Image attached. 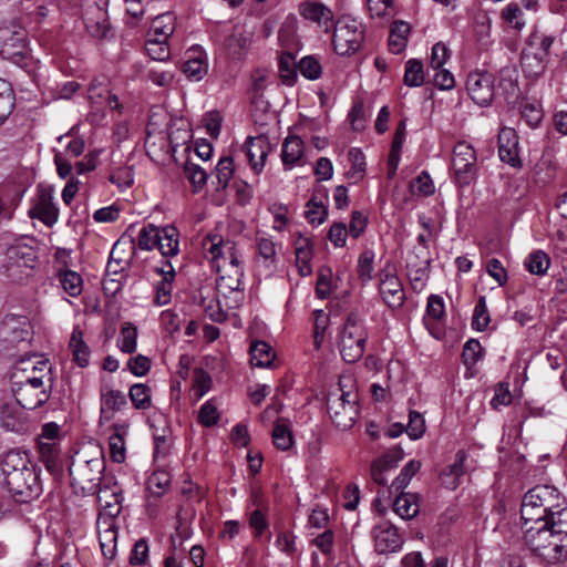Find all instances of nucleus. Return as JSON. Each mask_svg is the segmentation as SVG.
I'll list each match as a JSON object with an SVG mask.
<instances>
[{
	"label": "nucleus",
	"mask_w": 567,
	"mask_h": 567,
	"mask_svg": "<svg viewBox=\"0 0 567 567\" xmlns=\"http://www.w3.org/2000/svg\"><path fill=\"white\" fill-rule=\"evenodd\" d=\"M298 71L307 80L315 81L320 78L322 66L313 55H306L298 62Z\"/></svg>",
	"instance_id": "nucleus-52"
},
{
	"label": "nucleus",
	"mask_w": 567,
	"mask_h": 567,
	"mask_svg": "<svg viewBox=\"0 0 567 567\" xmlns=\"http://www.w3.org/2000/svg\"><path fill=\"white\" fill-rule=\"evenodd\" d=\"M1 472L4 485L16 502L29 503L41 495L43 488L40 471L27 452L12 450L6 453Z\"/></svg>",
	"instance_id": "nucleus-1"
},
{
	"label": "nucleus",
	"mask_w": 567,
	"mask_h": 567,
	"mask_svg": "<svg viewBox=\"0 0 567 567\" xmlns=\"http://www.w3.org/2000/svg\"><path fill=\"white\" fill-rule=\"evenodd\" d=\"M29 214L32 218L41 220L48 227L55 225L59 219V209L54 204L52 192L40 188Z\"/></svg>",
	"instance_id": "nucleus-14"
},
{
	"label": "nucleus",
	"mask_w": 567,
	"mask_h": 567,
	"mask_svg": "<svg viewBox=\"0 0 567 567\" xmlns=\"http://www.w3.org/2000/svg\"><path fill=\"white\" fill-rule=\"evenodd\" d=\"M130 399L133 405L138 410H145L151 406V390L144 383H135L130 388Z\"/></svg>",
	"instance_id": "nucleus-50"
},
{
	"label": "nucleus",
	"mask_w": 567,
	"mask_h": 567,
	"mask_svg": "<svg viewBox=\"0 0 567 567\" xmlns=\"http://www.w3.org/2000/svg\"><path fill=\"white\" fill-rule=\"evenodd\" d=\"M245 148L251 168L256 174L261 173L266 158L271 151L269 140L264 135L248 137L245 143Z\"/></svg>",
	"instance_id": "nucleus-22"
},
{
	"label": "nucleus",
	"mask_w": 567,
	"mask_h": 567,
	"mask_svg": "<svg viewBox=\"0 0 567 567\" xmlns=\"http://www.w3.org/2000/svg\"><path fill=\"white\" fill-rule=\"evenodd\" d=\"M137 246L142 250H152L157 247L164 258L175 257L177 254V229L174 225L162 228L153 224L145 225L138 231Z\"/></svg>",
	"instance_id": "nucleus-5"
},
{
	"label": "nucleus",
	"mask_w": 567,
	"mask_h": 567,
	"mask_svg": "<svg viewBox=\"0 0 567 567\" xmlns=\"http://www.w3.org/2000/svg\"><path fill=\"white\" fill-rule=\"evenodd\" d=\"M349 158L352 165L348 176L358 182L363 178L365 172V157L359 148H351L349 151Z\"/></svg>",
	"instance_id": "nucleus-58"
},
{
	"label": "nucleus",
	"mask_w": 567,
	"mask_h": 567,
	"mask_svg": "<svg viewBox=\"0 0 567 567\" xmlns=\"http://www.w3.org/2000/svg\"><path fill=\"white\" fill-rule=\"evenodd\" d=\"M429 259H424L416 268H414V266L408 261L410 281L415 290H421L424 288L429 278Z\"/></svg>",
	"instance_id": "nucleus-55"
},
{
	"label": "nucleus",
	"mask_w": 567,
	"mask_h": 567,
	"mask_svg": "<svg viewBox=\"0 0 567 567\" xmlns=\"http://www.w3.org/2000/svg\"><path fill=\"white\" fill-rule=\"evenodd\" d=\"M146 51L156 61H166L171 56V48L167 41H161L158 38H147Z\"/></svg>",
	"instance_id": "nucleus-56"
},
{
	"label": "nucleus",
	"mask_w": 567,
	"mask_h": 567,
	"mask_svg": "<svg viewBox=\"0 0 567 567\" xmlns=\"http://www.w3.org/2000/svg\"><path fill=\"white\" fill-rule=\"evenodd\" d=\"M271 436L274 445L280 451H288L293 445L291 425L286 419H278L275 422Z\"/></svg>",
	"instance_id": "nucleus-35"
},
{
	"label": "nucleus",
	"mask_w": 567,
	"mask_h": 567,
	"mask_svg": "<svg viewBox=\"0 0 567 567\" xmlns=\"http://www.w3.org/2000/svg\"><path fill=\"white\" fill-rule=\"evenodd\" d=\"M121 488L114 483L112 486L103 485L99 488L97 501L102 507L97 516V520H105L107 523H116L115 517L121 512Z\"/></svg>",
	"instance_id": "nucleus-16"
},
{
	"label": "nucleus",
	"mask_w": 567,
	"mask_h": 567,
	"mask_svg": "<svg viewBox=\"0 0 567 567\" xmlns=\"http://www.w3.org/2000/svg\"><path fill=\"white\" fill-rule=\"evenodd\" d=\"M481 354L482 346L480 341L475 339H470L468 341L465 342L462 357L466 365L475 364L481 359Z\"/></svg>",
	"instance_id": "nucleus-64"
},
{
	"label": "nucleus",
	"mask_w": 567,
	"mask_h": 567,
	"mask_svg": "<svg viewBox=\"0 0 567 567\" xmlns=\"http://www.w3.org/2000/svg\"><path fill=\"white\" fill-rule=\"evenodd\" d=\"M421 468V463L416 460L409 461L404 467L401 470L399 476L392 482L391 487L395 491L404 489L412 477L419 472Z\"/></svg>",
	"instance_id": "nucleus-54"
},
{
	"label": "nucleus",
	"mask_w": 567,
	"mask_h": 567,
	"mask_svg": "<svg viewBox=\"0 0 567 567\" xmlns=\"http://www.w3.org/2000/svg\"><path fill=\"white\" fill-rule=\"evenodd\" d=\"M520 515L525 524L554 520L567 527V499L555 486L537 485L524 495Z\"/></svg>",
	"instance_id": "nucleus-2"
},
{
	"label": "nucleus",
	"mask_w": 567,
	"mask_h": 567,
	"mask_svg": "<svg viewBox=\"0 0 567 567\" xmlns=\"http://www.w3.org/2000/svg\"><path fill=\"white\" fill-rule=\"evenodd\" d=\"M99 542L102 554L107 559H113L117 549V527L116 523L96 520Z\"/></svg>",
	"instance_id": "nucleus-26"
},
{
	"label": "nucleus",
	"mask_w": 567,
	"mask_h": 567,
	"mask_svg": "<svg viewBox=\"0 0 567 567\" xmlns=\"http://www.w3.org/2000/svg\"><path fill=\"white\" fill-rule=\"evenodd\" d=\"M70 349L72 351L73 361L80 368H86L90 362V348L83 341V332L79 328H74L71 339H70Z\"/></svg>",
	"instance_id": "nucleus-33"
},
{
	"label": "nucleus",
	"mask_w": 567,
	"mask_h": 567,
	"mask_svg": "<svg viewBox=\"0 0 567 567\" xmlns=\"http://www.w3.org/2000/svg\"><path fill=\"white\" fill-rule=\"evenodd\" d=\"M524 540L529 549L549 564L567 559V526L542 522L526 527Z\"/></svg>",
	"instance_id": "nucleus-3"
},
{
	"label": "nucleus",
	"mask_w": 567,
	"mask_h": 567,
	"mask_svg": "<svg viewBox=\"0 0 567 567\" xmlns=\"http://www.w3.org/2000/svg\"><path fill=\"white\" fill-rule=\"evenodd\" d=\"M374 254L371 250L363 251L358 259V275L362 282L370 281L373 274Z\"/></svg>",
	"instance_id": "nucleus-62"
},
{
	"label": "nucleus",
	"mask_w": 567,
	"mask_h": 567,
	"mask_svg": "<svg viewBox=\"0 0 567 567\" xmlns=\"http://www.w3.org/2000/svg\"><path fill=\"white\" fill-rule=\"evenodd\" d=\"M466 90L477 105H488L494 96L493 75L485 71L470 73L466 80Z\"/></svg>",
	"instance_id": "nucleus-12"
},
{
	"label": "nucleus",
	"mask_w": 567,
	"mask_h": 567,
	"mask_svg": "<svg viewBox=\"0 0 567 567\" xmlns=\"http://www.w3.org/2000/svg\"><path fill=\"white\" fill-rule=\"evenodd\" d=\"M126 396L118 390H102L101 392V422H109L113 413L121 411L126 405Z\"/></svg>",
	"instance_id": "nucleus-28"
},
{
	"label": "nucleus",
	"mask_w": 567,
	"mask_h": 567,
	"mask_svg": "<svg viewBox=\"0 0 567 567\" xmlns=\"http://www.w3.org/2000/svg\"><path fill=\"white\" fill-rule=\"evenodd\" d=\"M401 458V451H398L396 453H388L374 460L371 464V477L373 482L379 485H385L388 482L386 472L394 468Z\"/></svg>",
	"instance_id": "nucleus-30"
},
{
	"label": "nucleus",
	"mask_w": 567,
	"mask_h": 567,
	"mask_svg": "<svg viewBox=\"0 0 567 567\" xmlns=\"http://www.w3.org/2000/svg\"><path fill=\"white\" fill-rule=\"evenodd\" d=\"M212 386L209 374L200 368H196L193 374V385L190 389L192 398L195 401L200 400Z\"/></svg>",
	"instance_id": "nucleus-48"
},
{
	"label": "nucleus",
	"mask_w": 567,
	"mask_h": 567,
	"mask_svg": "<svg viewBox=\"0 0 567 567\" xmlns=\"http://www.w3.org/2000/svg\"><path fill=\"white\" fill-rule=\"evenodd\" d=\"M158 270L164 275V280L157 287L155 302L157 306H165L171 301V284L175 279L176 274L171 261H166Z\"/></svg>",
	"instance_id": "nucleus-40"
},
{
	"label": "nucleus",
	"mask_w": 567,
	"mask_h": 567,
	"mask_svg": "<svg viewBox=\"0 0 567 567\" xmlns=\"http://www.w3.org/2000/svg\"><path fill=\"white\" fill-rule=\"evenodd\" d=\"M524 266L530 274L544 276L549 269L550 258L543 250H534L526 257Z\"/></svg>",
	"instance_id": "nucleus-42"
},
{
	"label": "nucleus",
	"mask_w": 567,
	"mask_h": 567,
	"mask_svg": "<svg viewBox=\"0 0 567 567\" xmlns=\"http://www.w3.org/2000/svg\"><path fill=\"white\" fill-rule=\"evenodd\" d=\"M183 168L184 177L190 183L193 192H199L207 183L208 175L206 171L195 163L190 156L185 159Z\"/></svg>",
	"instance_id": "nucleus-38"
},
{
	"label": "nucleus",
	"mask_w": 567,
	"mask_h": 567,
	"mask_svg": "<svg viewBox=\"0 0 567 567\" xmlns=\"http://www.w3.org/2000/svg\"><path fill=\"white\" fill-rule=\"evenodd\" d=\"M369 11L372 17L377 18H392L395 12L393 0H367Z\"/></svg>",
	"instance_id": "nucleus-59"
},
{
	"label": "nucleus",
	"mask_w": 567,
	"mask_h": 567,
	"mask_svg": "<svg viewBox=\"0 0 567 567\" xmlns=\"http://www.w3.org/2000/svg\"><path fill=\"white\" fill-rule=\"evenodd\" d=\"M498 156L502 162L512 167H519L522 165L518 155V136L514 128H501L498 133Z\"/></svg>",
	"instance_id": "nucleus-20"
},
{
	"label": "nucleus",
	"mask_w": 567,
	"mask_h": 567,
	"mask_svg": "<svg viewBox=\"0 0 567 567\" xmlns=\"http://www.w3.org/2000/svg\"><path fill=\"white\" fill-rule=\"evenodd\" d=\"M251 364L259 368L271 365L275 354L271 347L264 341H256L250 347Z\"/></svg>",
	"instance_id": "nucleus-41"
},
{
	"label": "nucleus",
	"mask_w": 567,
	"mask_h": 567,
	"mask_svg": "<svg viewBox=\"0 0 567 567\" xmlns=\"http://www.w3.org/2000/svg\"><path fill=\"white\" fill-rule=\"evenodd\" d=\"M450 58V51L445 44L442 42H437L432 47L431 55H430V66L433 70H439L443 68Z\"/></svg>",
	"instance_id": "nucleus-63"
},
{
	"label": "nucleus",
	"mask_w": 567,
	"mask_h": 567,
	"mask_svg": "<svg viewBox=\"0 0 567 567\" xmlns=\"http://www.w3.org/2000/svg\"><path fill=\"white\" fill-rule=\"evenodd\" d=\"M424 68L421 60L410 59L405 62L403 81L410 87H419L424 83Z\"/></svg>",
	"instance_id": "nucleus-43"
},
{
	"label": "nucleus",
	"mask_w": 567,
	"mask_h": 567,
	"mask_svg": "<svg viewBox=\"0 0 567 567\" xmlns=\"http://www.w3.org/2000/svg\"><path fill=\"white\" fill-rule=\"evenodd\" d=\"M204 248L212 255L213 267L218 274L243 266L235 243L225 240L219 235L207 236Z\"/></svg>",
	"instance_id": "nucleus-8"
},
{
	"label": "nucleus",
	"mask_w": 567,
	"mask_h": 567,
	"mask_svg": "<svg viewBox=\"0 0 567 567\" xmlns=\"http://www.w3.org/2000/svg\"><path fill=\"white\" fill-rule=\"evenodd\" d=\"M104 464L101 460H90L78 466H70L71 484L84 494H97L101 486Z\"/></svg>",
	"instance_id": "nucleus-9"
},
{
	"label": "nucleus",
	"mask_w": 567,
	"mask_h": 567,
	"mask_svg": "<svg viewBox=\"0 0 567 567\" xmlns=\"http://www.w3.org/2000/svg\"><path fill=\"white\" fill-rule=\"evenodd\" d=\"M394 512L403 519H411L420 512L419 498L416 494L402 493L396 496Z\"/></svg>",
	"instance_id": "nucleus-34"
},
{
	"label": "nucleus",
	"mask_w": 567,
	"mask_h": 567,
	"mask_svg": "<svg viewBox=\"0 0 567 567\" xmlns=\"http://www.w3.org/2000/svg\"><path fill=\"white\" fill-rule=\"evenodd\" d=\"M298 64L290 53L282 54L279 60V73L284 84L293 85L297 79Z\"/></svg>",
	"instance_id": "nucleus-51"
},
{
	"label": "nucleus",
	"mask_w": 567,
	"mask_h": 567,
	"mask_svg": "<svg viewBox=\"0 0 567 567\" xmlns=\"http://www.w3.org/2000/svg\"><path fill=\"white\" fill-rule=\"evenodd\" d=\"M59 281L63 290L71 297H78L83 289L81 276L73 270H63L59 272Z\"/></svg>",
	"instance_id": "nucleus-47"
},
{
	"label": "nucleus",
	"mask_w": 567,
	"mask_h": 567,
	"mask_svg": "<svg viewBox=\"0 0 567 567\" xmlns=\"http://www.w3.org/2000/svg\"><path fill=\"white\" fill-rule=\"evenodd\" d=\"M410 31V24L405 21L393 23L389 35V48L392 53L399 54L405 49Z\"/></svg>",
	"instance_id": "nucleus-36"
},
{
	"label": "nucleus",
	"mask_w": 567,
	"mask_h": 567,
	"mask_svg": "<svg viewBox=\"0 0 567 567\" xmlns=\"http://www.w3.org/2000/svg\"><path fill=\"white\" fill-rule=\"evenodd\" d=\"M303 141L298 135H288L281 148V161L285 168L290 169L295 165H303Z\"/></svg>",
	"instance_id": "nucleus-25"
},
{
	"label": "nucleus",
	"mask_w": 567,
	"mask_h": 567,
	"mask_svg": "<svg viewBox=\"0 0 567 567\" xmlns=\"http://www.w3.org/2000/svg\"><path fill=\"white\" fill-rule=\"evenodd\" d=\"M351 379H340L339 388L327 398V409L333 424L340 430H349L357 421L359 395L352 389Z\"/></svg>",
	"instance_id": "nucleus-4"
},
{
	"label": "nucleus",
	"mask_w": 567,
	"mask_h": 567,
	"mask_svg": "<svg viewBox=\"0 0 567 567\" xmlns=\"http://www.w3.org/2000/svg\"><path fill=\"white\" fill-rule=\"evenodd\" d=\"M7 257L10 268H33L35 264V254L32 248L27 246H16L8 249Z\"/></svg>",
	"instance_id": "nucleus-39"
},
{
	"label": "nucleus",
	"mask_w": 567,
	"mask_h": 567,
	"mask_svg": "<svg viewBox=\"0 0 567 567\" xmlns=\"http://www.w3.org/2000/svg\"><path fill=\"white\" fill-rule=\"evenodd\" d=\"M374 548L380 554L393 553L401 549L403 538L399 530L389 522H382L372 529Z\"/></svg>",
	"instance_id": "nucleus-15"
},
{
	"label": "nucleus",
	"mask_w": 567,
	"mask_h": 567,
	"mask_svg": "<svg viewBox=\"0 0 567 567\" xmlns=\"http://www.w3.org/2000/svg\"><path fill=\"white\" fill-rule=\"evenodd\" d=\"M299 14L316 23L324 32H328L334 24V17L330 8L321 2L305 1L299 4Z\"/></svg>",
	"instance_id": "nucleus-17"
},
{
	"label": "nucleus",
	"mask_w": 567,
	"mask_h": 567,
	"mask_svg": "<svg viewBox=\"0 0 567 567\" xmlns=\"http://www.w3.org/2000/svg\"><path fill=\"white\" fill-rule=\"evenodd\" d=\"M467 458V453L463 450L457 451L455 454V460L453 464H451L446 472L444 473L446 476H452L453 481L450 483L453 488L458 485V478L465 474V461Z\"/></svg>",
	"instance_id": "nucleus-60"
},
{
	"label": "nucleus",
	"mask_w": 567,
	"mask_h": 567,
	"mask_svg": "<svg viewBox=\"0 0 567 567\" xmlns=\"http://www.w3.org/2000/svg\"><path fill=\"white\" fill-rule=\"evenodd\" d=\"M60 442L38 440V447L41 462L53 475L60 474L62 461L60 456Z\"/></svg>",
	"instance_id": "nucleus-27"
},
{
	"label": "nucleus",
	"mask_w": 567,
	"mask_h": 567,
	"mask_svg": "<svg viewBox=\"0 0 567 567\" xmlns=\"http://www.w3.org/2000/svg\"><path fill=\"white\" fill-rule=\"evenodd\" d=\"M208 72L206 52L200 47H193L185 52L183 73L192 82L200 81Z\"/></svg>",
	"instance_id": "nucleus-18"
},
{
	"label": "nucleus",
	"mask_w": 567,
	"mask_h": 567,
	"mask_svg": "<svg viewBox=\"0 0 567 567\" xmlns=\"http://www.w3.org/2000/svg\"><path fill=\"white\" fill-rule=\"evenodd\" d=\"M334 25L333 47L339 55H350L357 52L363 41L364 31L360 21L343 17Z\"/></svg>",
	"instance_id": "nucleus-7"
},
{
	"label": "nucleus",
	"mask_w": 567,
	"mask_h": 567,
	"mask_svg": "<svg viewBox=\"0 0 567 567\" xmlns=\"http://www.w3.org/2000/svg\"><path fill=\"white\" fill-rule=\"evenodd\" d=\"M130 423L126 420L114 422L107 427L109 450L113 462L123 463L126 458V442L128 435Z\"/></svg>",
	"instance_id": "nucleus-19"
},
{
	"label": "nucleus",
	"mask_w": 567,
	"mask_h": 567,
	"mask_svg": "<svg viewBox=\"0 0 567 567\" xmlns=\"http://www.w3.org/2000/svg\"><path fill=\"white\" fill-rule=\"evenodd\" d=\"M234 161L229 156L221 157L216 165L218 187L226 188L234 175Z\"/></svg>",
	"instance_id": "nucleus-57"
},
{
	"label": "nucleus",
	"mask_w": 567,
	"mask_h": 567,
	"mask_svg": "<svg viewBox=\"0 0 567 567\" xmlns=\"http://www.w3.org/2000/svg\"><path fill=\"white\" fill-rule=\"evenodd\" d=\"M243 277H244L243 266H235L234 269H229L228 271H223V274H219V278L217 280V288L219 291L239 290Z\"/></svg>",
	"instance_id": "nucleus-44"
},
{
	"label": "nucleus",
	"mask_w": 567,
	"mask_h": 567,
	"mask_svg": "<svg viewBox=\"0 0 567 567\" xmlns=\"http://www.w3.org/2000/svg\"><path fill=\"white\" fill-rule=\"evenodd\" d=\"M171 482V473L163 468H157L148 476L146 488L152 496L161 497L169 491Z\"/></svg>",
	"instance_id": "nucleus-37"
},
{
	"label": "nucleus",
	"mask_w": 567,
	"mask_h": 567,
	"mask_svg": "<svg viewBox=\"0 0 567 567\" xmlns=\"http://www.w3.org/2000/svg\"><path fill=\"white\" fill-rule=\"evenodd\" d=\"M176 29V17L171 13H163L157 16L148 31V38H158L161 41H167L173 35Z\"/></svg>",
	"instance_id": "nucleus-32"
},
{
	"label": "nucleus",
	"mask_w": 567,
	"mask_h": 567,
	"mask_svg": "<svg viewBox=\"0 0 567 567\" xmlns=\"http://www.w3.org/2000/svg\"><path fill=\"white\" fill-rule=\"evenodd\" d=\"M379 290L383 301L392 309L400 308L405 300L403 286L394 274V269L386 266L380 272Z\"/></svg>",
	"instance_id": "nucleus-13"
},
{
	"label": "nucleus",
	"mask_w": 567,
	"mask_h": 567,
	"mask_svg": "<svg viewBox=\"0 0 567 567\" xmlns=\"http://www.w3.org/2000/svg\"><path fill=\"white\" fill-rule=\"evenodd\" d=\"M547 58L535 51V47L530 43L522 54L520 63L524 73L527 76L536 78L544 73L547 66Z\"/></svg>",
	"instance_id": "nucleus-29"
},
{
	"label": "nucleus",
	"mask_w": 567,
	"mask_h": 567,
	"mask_svg": "<svg viewBox=\"0 0 567 567\" xmlns=\"http://www.w3.org/2000/svg\"><path fill=\"white\" fill-rule=\"evenodd\" d=\"M491 322L489 312L487 310L486 297L481 296L473 311L472 327L477 331H484Z\"/></svg>",
	"instance_id": "nucleus-53"
},
{
	"label": "nucleus",
	"mask_w": 567,
	"mask_h": 567,
	"mask_svg": "<svg viewBox=\"0 0 567 567\" xmlns=\"http://www.w3.org/2000/svg\"><path fill=\"white\" fill-rule=\"evenodd\" d=\"M137 328L132 323H126L121 328L117 338V347L124 353H133L137 348Z\"/></svg>",
	"instance_id": "nucleus-45"
},
{
	"label": "nucleus",
	"mask_w": 567,
	"mask_h": 567,
	"mask_svg": "<svg viewBox=\"0 0 567 567\" xmlns=\"http://www.w3.org/2000/svg\"><path fill=\"white\" fill-rule=\"evenodd\" d=\"M367 332L363 322L359 316L351 313L348 316L339 341L340 353L346 362L354 363L360 360L364 353Z\"/></svg>",
	"instance_id": "nucleus-6"
},
{
	"label": "nucleus",
	"mask_w": 567,
	"mask_h": 567,
	"mask_svg": "<svg viewBox=\"0 0 567 567\" xmlns=\"http://www.w3.org/2000/svg\"><path fill=\"white\" fill-rule=\"evenodd\" d=\"M503 20L516 30H522L526 22L523 19V11L517 3L511 2L502 11Z\"/></svg>",
	"instance_id": "nucleus-61"
},
{
	"label": "nucleus",
	"mask_w": 567,
	"mask_h": 567,
	"mask_svg": "<svg viewBox=\"0 0 567 567\" xmlns=\"http://www.w3.org/2000/svg\"><path fill=\"white\" fill-rule=\"evenodd\" d=\"M85 27L91 37L96 39H103L107 37L110 32V23L106 19L105 12L101 8L96 9L95 19L87 18L85 20Z\"/></svg>",
	"instance_id": "nucleus-46"
},
{
	"label": "nucleus",
	"mask_w": 567,
	"mask_h": 567,
	"mask_svg": "<svg viewBox=\"0 0 567 567\" xmlns=\"http://www.w3.org/2000/svg\"><path fill=\"white\" fill-rule=\"evenodd\" d=\"M256 249L258 262L266 269L274 270L278 261L277 244L266 235H257Z\"/></svg>",
	"instance_id": "nucleus-31"
},
{
	"label": "nucleus",
	"mask_w": 567,
	"mask_h": 567,
	"mask_svg": "<svg viewBox=\"0 0 567 567\" xmlns=\"http://www.w3.org/2000/svg\"><path fill=\"white\" fill-rule=\"evenodd\" d=\"M476 153L472 145L458 142L453 148L452 168L460 185H468L476 177Z\"/></svg>",
	"instance_id": "nucleus-10"
},
{
	"label": "nucleus",
	"mask_w": 567,
	"mask_h": 567,
	"mask_svg": "<svg viewBox=\"0 0 567 567\" xmlns=\"http://www.w3.org/2000/svg\"><path fill=\"white\" fill-rule=\"evenodd\" d=\"M25 43L19 34L0 31V56L20 64L24 59Z\"/></svg>",
	"instance_id": "nucleus-24"
},
{
	"label": "nucleus",
	"mask_w": 567,
	"mask_h": 567,
	"mask_svg": "<svg viewBox=\"0 0 567 567\" xmlns=\"http://www.w3.org/2000/svg\"><path fill=\"white\" fill-rule=\"evenodd\" d=\"M51 371L49 361L42 357L37 361L31 359L22 360L14 369L11 375V383L28 384L33 388H43V379Z\"/></svg>",
	"instance_id": "nucleus-11"
},
{
	"label": "nucleus",
	"mask_w": 567,
	"mask_h": 567,
	"mask_svg": "<svg viewBox=\"0 0 567 567\" xmlns=\"http://www.w3.org/2000/svg\"><path fill=\"white\" fill-rule=\"evenodd\" d=\"M11 389L18 404L27 410H34L44 404L49 399L48 392L42 388L11 383Z\"/></svg>",
	"instance_id": "nucleus-23"
},
{
	"label": "nucleus",
	"mask_w": 567,
	"mask_h": 567,
	"mask_svg": "<svg viewBox=\"0 0 567 567\" xmlns=\"http://www.w3.org/2000/svg\"><path fill=\"white\" fill-rule=\"evenodd\" d=\"M107 76L100 75L94 78L87 87V97L91 103L100 106L106 104L111 110H121L117 96L112 94Z\"/></svg>",
	"instance_id": "nucleus-21"
},
{
	"label": "nucleus",
	"mask_w": 567,
	"mask_h": 567,
	"mask_svg": "<svg viewBox=\"0 0 567 567\" xmlns=\"http://www.w3.org/2000/svg\"><path fill=\"white\" fill-rule=\"evenodd\" d=\"M305 215L310 224L321 225L328 216V209L322 200H319L316 196H312L307 203Z\"/></svg>",
	"instance_id": "nucleus-49"
}]
</instances>
